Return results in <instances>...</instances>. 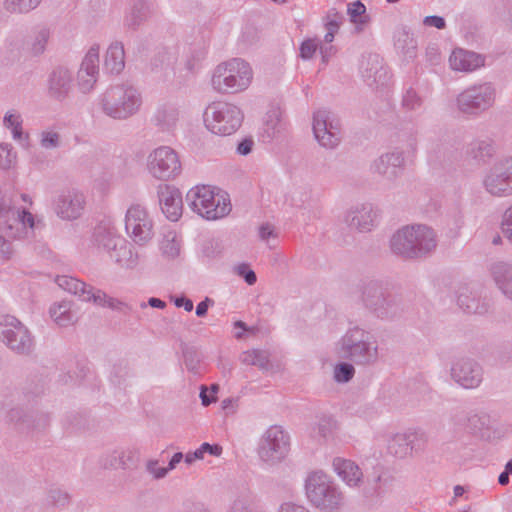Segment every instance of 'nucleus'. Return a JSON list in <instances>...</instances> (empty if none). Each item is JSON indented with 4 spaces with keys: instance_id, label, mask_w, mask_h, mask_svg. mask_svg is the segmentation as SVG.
I'll use <instances>...</instances> for the list:
<instances>
[{
    "instance_id": "f257e3e1",
    "label": "nucleus",
    "mask_w": 512,
    "mask_h": 512,
    "mask_svg": "<svg viewBox=\"0 0 512 512\" xmlns=\"http://www.w3.org/2000/svg\"><path fill=\"white\" fill-rule=\"evenodd\" d=\"M188 199L191 208L208 220L221 218L230 211L228 195L208 185L192 188L188 193Z\"/></svg>"
},
{
    "instance_id": "f03ea898",
    "label": "nucleus",
    "mask_w": 512,
    "mask_h": 512,
    "mask_svg": "<svg viewBox=\"0 0 512 512\" xmlns=\"http://www.w3.org/2000/svg\"><path fill=\"white\" fill-rule=\"evenodd\" d=\"M249 64L241 59H232L217 66L212 76L213 88L217 91H241L252 81Z\"/></svg>"
},
{
    "instance_id": "7ed1b4c3",
    "label": "nucleus",
    "mask_w": 512,
    "mask_h": 512,
    "mask_svg": "<svg viewBox=\"0 0 512 512\" xmlns=\"http://www.w3.org/2000/svg\"><path fill=\"white\" fill-rule=\"evenodd\" d=\"M395 251L408 256L420 255L435 247L434 236L430 229L418 226L406 227L397 232L392 239Z\"/></svg>"
},
{
    "instance_id": "20e7f679",
    "label": "nucleus",
    "mask_w": 512,
    "mask_h": 512,
    "mask_svg": "<svg viewBox=\"0 0 512 512\" xmlns=\"http://www.w3.org/2000/svg\"><path fill=\"white\" fill-rule=\"evenodd\" d=\"M240 110L230 104L214 103L205 112V123L208 129L219 135H230L241 125Z\"/></svg>"
},
{
    "instance_id": "39448f33",
    "label": "nucleus",
    "mask_w": 512,
    "mask_h": 512,
    "mask_svg": "<svg viewBox=\"0 0 512 512\" xmlns=\"http://www.w3.org/2000/svg\"><path fill=\"white\" fill-rule=\"evenodd\" d=\"M148 168L159 179H167L180 169L176 153L168 147L156 149L149 157Z\"/></svg>"
},
{
    "instance_id": "423d86ee",
    "label": "nucleus",
    "mask_w": 512,
    "mask_h": 512,
    "mask_svg": "<svg viewBox=\"0 0 512 512\" xmlns=\"http://www.w3.org/2000/svg\"><path fill=\"white\" fill-rule=\"evenodd\" d=\"M288 451V439L279 426L270 427L261 446V457L265 461L280 460Z\"/></svg>"
},
{
    "instance_id": "0eeeda50",
    "label": "nucleus",
    "mask_w": 512,
    "mask_h": 512,
    "mask_svg": "<svg viewBox=\"0 0 512 512\" xmlns=\"http://www.w3.org/2000/svg\"><path fill=\"white\" fill-rule=\"evenodd\" d=\"M151 226L146 212L140 206H132L126 215V231L135 242H143L150 236Z\"/></svg>"
},
{
    "instance_id": "6e6552de",
    "label": "nucleus",
    "mask_w": 512,
    "mask_h": 512,
    "mask_svg": "<svg viewBox=\"0 0 512 512\" xmlns=\"http://www.w3.org/2000/svg\"><path fill=\"white\" fill-rule=\"evenodd\" d=\"M58 285L64 290L78 294L83 300L90 301L93 300L95 303L100 305H105L107 303L108 306L114 307V301L112 299L106 300V295L100 291L93 292L92 290H86V285L70 276H61L56 279Z\"/></svg>"
},
{
    "instance_id": "1a4fd4ad",
    "label": "nucleus",
    "mask_w": 512,
    "mask_h": 512,
    "mask_svg": "<svg viewBox=\"0 0 512 512\" xmlns=\"http://www.w3.org/2000/svg\"><path fill=\"white\" fill-rule=\"evenodd\" d=\"M486 187L491 194L502 195L512 192V160L497 168L486 179Z\"/></svg>"
},
{
    "instance_id": "9d476101",
    "label": "nucleus",
    "mask_w": 512,
    "mask_h": 512,
    "mask_svg": "<svg viewBox=\"0 0 512 512\" xmlns=\"http://www.w3.org/2000/svg\"><path fill=\"white\" fill-rule=\"evenodd\" d=\"M306 491L308 498L315 505L329 506L327 498L330 495V491L324 474L318 472L311 474L307 479Z\"/></svg>"
},
{
    "instance_id": "9b49d317",
    "label": "nucleus",
    "mask_w": 512,
    "mask_h": 512,
    "mask_svg": "<svg viewBox=\"0 0 512 512\" xmlns=\"http://www.w3.org/2000/svg\"><path fill=\"white\" fill-rule=\"evenodd\" d=\"M492 101V94L488 88L470 89L464 91L458 98L460 109L471 113L476 109H483Z\"/></svg>"
},
{
    "instance_id": "f8f14e48",
    "label": "nucleus",
    "mask_w": 512,
    "mask_h": 512,
    "mask_svg": "<svg viewBox=\"0 0 512 512\" xmlns=\"http://www.w3.org/2000/svg\"><path fill=\"white\" fill-rule=\"evenodd\" d=\"M449 62L453 70L464 72L473 71L484 65L482 56L463 49L454 50L449 58Z\"/></svg>"
},
{
    "instance_id": "ddd939ff",
    "label": "nucleus",
    "mask_w": 512,
    "mask_h": 512,
    "mask_svg": "<svg viewBox=\"0 0 512 512\" xmlns=\"http://www.w3.org/2000/svg\"><path fill=\"white\" fill-rule=\"evenodd\" d=\"M160 204L163 213L172 221H177L182 215V197L176 189L165 187L160 192Z\"/></svg>"
},
{
    "instance_id": "4468645a",
    "label": "nucleus",
    "mask_w": 512,
    "mask_h": 512,
    "mask_svg": "<svg viewBox=\"0 0 512 512\" xmlns=\"http://www.w3.org/2000/svg\"><path fill=\"white\" fill-rule=\"evenodd\" d=\"M13 329L1 330L0 333L7 339V344L14 350L25 351L31 345L27 330L15 319L10 323Z\"/></svg>"
},
{
    "instance_id": "2eb2a0df",
    "label": "nucleus",
    "mask_w": 512,
    "mask_h": 512,
    "mask_svg": "<svg viewBox=\"0 0 512 512\" xmlns=\"http://www.w3.org/2000/svg\"><path fill=\"white\" fill-rule=\"evenodd\" d=\"M99 53L98 49L91 48L86 54L81 69L79 71V78L83 80V87H91L95 81V75L98 71Z\"/></svg>"
},
{
    "instance_id": "dca6fc26",
    "label": "nucleus",
    "mask_w": 512,
    "mask_h": 512,
    "mask_svg": "<svg viewBox=\"0 0 512 512\" xmlns=\"http://www.w3.org/2000/svg\"><path fill=\"white\" fill-rule=\"evenodd\" d=\"M313 130L316 139L322 146L333 147L337 144V137L327 129L325 113L318 112L314 116Z\"/></svg>"
},
{
    "instance_id": "f3484780",
    "label": "nucleus",
    "mask_w": 512,
    "mask_h": 512,
    "mask_svg": "<svg viewBox=\"0 0 512 512\" xmlns=\"http://www.w3.org/2000/svg\"><path fill=\"white\" fill-rule=\"evenodd\" d=\"M333 465L336 473L350 486L356 485L362 476L359 467L350 460L337 458Z\"/></svg>"
},
{
    "instance_id": "a211bd4d",
    "label": "nucleus",
    "mask_w": 512,
    "mask_h": 512,
    "mask_svg": "<svg viewBox=\"0 0 512 512\" xmlns=\"http://www.w3.org/2000/svg\"><path fill=\"white\" fill-rule=\"evenodd\" d=\"M127 100L123 101L121 104H117L115 107H107L108 113L114 118H126L133 114L138 106L139 100L135 95L133 90H128L126 92Z\"/></svg>"
},
{
    "instance_id": "6ab92c4d",
    "label": "nucleus",
    "mask_w": 512,
    "mask_h": 512,
    "mask_svg": "<svg viewBox=\"0 0 512 512\" xmlns=\"http://www.w3.org/2000/svg\"><path fill=\"white\" fill-rule=\"evenodd\" d=\"M453 376L464 388H474L480 383V374L470 365L464 364L453 368Z\"/></svg>"
},
{
    "instance_id": "aec40b11",
    "label": "nucleus",
    "mask_w": 512,
    "mask_h": 512,
    "mask_svg": "<svg viewBox=\"0 0 512 512\" xmlns=\"http://www.w3.org/2000/svg\"><path fill=\"white\" fill-rule=\"evenodd\" d=\"M105 66L112 73L120 72L124 68V49L122 45L116 43L109 47L105 57Z\"/></svg>"
},
{
    "instance_id": "412c9836",
    "label": "nucleus",
    "mask_w": 512,
    "mask_h": 512,
    "mask_svg": "<svg viewBox=\"0 0 512 512\" xmlns=\"http://www.w3.org/2000/svg\"><path fill=\"white\" fill-rule=\"evenodd\" d=\"M83 210V199L79 195H75L69 201L63 200L59 205L58 213L64 219H74L78 217Z\"/></svg>"
},
{
    "instance_id": "4be33fe9",
    "label": "nucleus",
    "mask_w": 512,
    "mask_h": 512,
    "mask_svg": "<svg viewBox=\"0 0 512 512\" xmlns=\"http://www.w3.org/2000/svg\"><path fill=\"white\" fill-rule=\"evenodd\" d=\"M13 220L14 222H20L23 226H29L33 228L34 219L31 213L22 211L21 213L15 209H9L5 212L0 213V226L6 222Z\"/></svg>"
},
{
    "instance_id": "5701e85b",
    "label": "nucleus",
    "mask_w": 512,
    "mask_h": 512,
    "mask_svg": "<svg viewBox=\"0 0 512 512\" xmlns=\"http://www.w3.org/2000/svg\"><path fill=\"white\" fill-rule=\"evenodd\" d=\"M41 0H6L8 10L13 12H27L35 8Z\"/></svg>"
},
{
    "instance_id": "b1692460",
    "label": "nucleus",
    "mask_w": 512,
    "mask_h": 512,
    "mask_svg": "<svg viewBox=\"0 0 512 512\" xmlns=\"http://www.w3.org/2000/svg\"><path fill=\"white\" fill-rule=\"evenodd\" d=\"M354 368L349 364H341L335 368V379L338 382H346L352 378Z\"/></svg>"
},
{
    "instance_id": "393cba45",
    "label": "nucleus",
    "mask_w": 512,
    "mask_h": 512,
    "mask_svg": "<svg viewBox=\"0 0 512 512\" xmlns=\"http://www.w3.org/2000/svg\"><path fill=\"white\" fill-rule=\"evenodd\" d=\"M15 154L8 146H0V167L9 168L15 162Z\"/></svg>"
},
{
    "instance_id": "a878e982",
    "label": "nucleus",
    "mask_w": 512,
    "mask_h": 512,
    "mask_svg": "<svg viewBox=\"0 0 512 512\" xmlns=\"http://www.w3.org/2000/svg\"><path fill=\"white\" fill-rule=\"evenodd\" d=\"M218 389H219V387L216 384H213L210 387V390H208L205 387H202L201 393H200V397H201V400H202V404L204 406H208L212 402L216 401V393H217Z\"/></svg>"
},
{
    "instance_id": "bb28decb",
    "label": "nucleus",
    "mask_w": 512,
    "mask_h": 512,
    "mask_svg": "<svg viewBox=\"0 0 512 512\" xmlns=\"http://www.w3.org/2000/svg\"><path fill=\"white\" fill-rule=\"evenodd\" d=\"M204 453H210L212 455L219 456L222 453V447L219 445L203 443L200 448L194 452V456L195 458H202Z\"/></svg>"
},
{
    "instance_id": "cd10ccee",
    "label": "nucleus",
    "mask_w": 512,
    "mask_h": 512,
    "mask_svg": "<svg viewBox=\"0 0 512 512\" xmlns=\"http://www.w3.org/2000/svg\"><path fill=\"white\" fill-rule=\"evenodd\" d=\"M317 44L314 40L308 39L304 41L300 47L301 57L304 59L311 58L316 52Z\"/></svg>"
},
{
    "instance_id": "c85d7f7f",
    "label": "nucleus",
    "mask_w": 512,
    "mask_h": 512,
    "mask_svg": "<svg viewBox=\"0 0 512 512\" xmlns=\"http://www.w3.org/2000/svg\"><path fill=\"white\" fill-rule=\"evenodd\" d=\"M4 121L6 126L12 129V132L15 137L20 135L19 116L10 113L5 116Z\"/></svg>"
},
{
    "instance_id": "c756f323",
    "label": "nucleus",
    "mask_w": 512,
    "mask_h": 512,
    "mask_svg": "<svg viewBox=\"0 0 512 512\" xmlns=\"http://www.w3.org/2000/svg\"><path fill=\"white\" fill-rule=\"evenodd\" d=\"M502 231L510 240H512V206L504 214Z\"/></svg>"
},
{
    "instance_id": "7c9ffc66",
    "label": "nucleus",
    "mask_w": 512,
    "mask_h": 512,
    "mask_svg": "<svg viewBox=\"0 0 512 512\" xmlns=\"http://www.w3.org/2000/svg\"><path fill=\"white\" fill-rule=\"evenodd\" d=\"M57 141H58V135L56 133H54V132H47L43 136L42 144L45 147H51V146L56 145Z\"/></svg>"
},
{
    "instance_id": "2f4dec72",
    "label": "nucleus",
    "mask_w": 512,
    "mask_h": 512,
    "mask_svg": "<svg viewBox=\"0 0 512 512\" xmlns=\"http://www.w3.org/2000/svg\"><path fill=\"white\" fill-rule=\"evenodd\" d=\"M425 23L431 26H434L438 29H442L445 27V21L443 18L438 16H430L425 19Z\"/></svg>"
},
{
    "instance_id": "473e14b6",
    "label": "nucleus",
    "mask_w": 512,
    "mask_h": 512,
    "mask_svg": "<svg viewBox=\"0 0 512 512\" xmlns=\"http://www.w3.org/2000/svg\"><path fill=\"white\" fill-rule=\"evenodd\" d=\"M175 305L177 307H183L188 312L193 309V302L186 298H177L175 300Z\"/></svg>"
},
{
    "instance_id": "72a5a7b5",
    "label": "nucleus",
    "mask_w": 512,
    "mask_h": 512,
    "mask_svg": "<svg viewBox=\"0 0 512 512\" xmlns=\"http://www.w3.org/2000/svg\"><path fill=\"white\" fill-rule=\"evenodd\" d=\"M252 149V141L244 140L238 145V152L242 155H247Z\"/></svg>"
},
{
    "instance_id": "f704fd0d",
    "label": "nucleus",
    "mask_w": 512,
    "mask_h": 512,
    "mask_svg": "<svg viewBox=\"0 0 512 512\" xmlns=\"http://www.w3.org/2000/svg\"><path fill=\"white\" fill-rule=\"evenodd\" d=\"M11 251L8 244L0 236V259H7Z\"/></svg>"
},
{
    "instance_id": "c9c22d12",
    "label": "nucleus",
    "mask_w": 512,
    "mask_h": 512,
    "mask_svg": "<svg viewBox=\"0 0 512 512\" xmlns=\"http://www.w3.org/2000/svg\"><path fill=\"white\" fill-rule=\"evenodd\" d=\"M497 282L499 283L503 292L512 297V277L507 282H502L500 279L497 278Z\"/></svg>"
},
{
    "instance_id": "e433bc0d",
    "label": "nucleus",
    "mask_w": 512,
    "mask_h": 512,
    "mask_svg": "<svg viewBox=\"0 0 512 512\" xmlns=\"http://www.w3.org/2000/svg\"><path fill=\"white\" fill-rule=\"evenodd\" d=\"M280 512H307L302 506H296L293 504H285L281 507Z\"/></svg>"
},
{
    "instance_id": "4c0bfd02",
    "label": "nucleus",
    "mask_w": 512,
    "mask_h": 512,
    "mask_svg": "<svg viewBox=\"0 0 512 512\" xmlns=\"http://www.w3.org/2000/svg\"><path fill=\"white\" fill-rule=\"evenodd\" d=\"M240 269H243V268L240 267ZM240 274H242L244 276L246 282L249 285H252L256 282V275L252 270H248L247 272L240 270Z\"/></svg>"
},
{
    "instance_id": "58836bf2",
    "label": "nucleus",
    "mask_w": 512,
    "mask_h": 512,
    "mask_svg": "<svg viewBox=\"0 0 512 512\" xmlns=\"http://www.w3.org/2000/svg\"><path fill=\"white\" fill-rule=\"evenodd\" d=\"M208 310V301L204 300L200 302L196 307V314L197 316H204L207 313Z\"/></svg>"
},
{
    "instance_id": "ea45409f",
    "label": "nucleus",
    "mask_w": 512,
    "mask_h": 512,
    "mask_svg": "<svg viewBox=\"0 0 512 512\" xmlns=\"http://www.w3.org/2000/svg\"><path fill=\"white\" fill-rule=\"evenodd\" d=\"M155 465H156V463H151L149 465L150 472L153 473L156 478L163 477L166 474V472L168 471V469H164L163 468V469H160V470H155L154 469Z\"/></svg>"
},
{
    "instance_id": "a19ab883",
    "label": "nucleus",
    "mask_w": 512,
    "mask_h": 512,
    "mask_svg": "<svg viewBox=\"0 0 512 512\" xmlns=\"http://www.w3.org/2000/svg\"><path fill=\"white\" fill-rule=\"evenodd\" d=\"M364 11H365V6L362 3L356 2L353 4L352 14L360 15Z\"/></svg>"
},
{
    "instance_id": "79ce46f5",
    "label": "nucleus",
    "mask_w": 512,
    "mask_h": 512,
    "mask_svg": "<svg viewBox=\"0 0 512 512\" xmlns=\"http://www.w3.org/2000/svg\"><path fill=\"white\" fill-rule=\"evenodd\" d=\"M182 453H176L174 454V456L172 457L170 463H169V468L168 469H173L175 467V465L177 463H179L182 459Z\"/></svg>"
},
{
    "instance_id": "37998d69",
    "label": "nucleus",
    "mask_w": 512,
    "mask_h": 512,
    "mask_svg": "<svg viewBox=\"0 0 512 512\" xmlns=\"http://www.w3.org/2000/svg\"><path fill=\"white\" fill-rule=\"evenodd\" d=\"M149 304L155 308H164L165 307V303L158 298H151L149 300Z\"/></svg>"
},
{
    "instance_id": "c03bdc74",
    "label": "nucleus",
    "mask_w": 512,
    "mask_h": 512,
    "mask_svg": "<svg viewBox=\"0 0 512 512\" xmlns=\"http://www.w3.org/2000/svg\"><path fill=\"white\" fill-rule=\"evenodd\" d=\"M272 234V230L268 226H263L260 229V236L265 239Z\"/></svg>"
},
{
    "instance_id": "a18cd8bd",
    "label": "nucleus",
    "mask_w": 512,
    "mask_h": 512,
    "mask_svg": "<svg viewBox=\"0 0 512 512\" xmlns=\"http://www.w3.org/2000/svg\"><path fill=\"white\" fill-rule=\"evenodd\" d=\"M498 481L501 485H506L509 482V474L505 472L501 473Z\"/></svg>"
},
{
    "instance_id": "49530a36",
    "label": "nucleus",
    "mask_w": 512,
    "mask_h": 512,
    "mask_svg": "<svg viewBox=\"0 0 512 512\" xmlns=\"http://www.w3.org/2000/svg\"><path fill=\"white\" fill-rule=\"evenodd\" d=\"M464 490L461 486H456L454 489L455 496H461Z\"/></svg>"
},
{
    "instance_id": "de8ad7c7",
    "label": "nucleus",
    "mask_w": 512,
    "mask_h": 512,
    "mask_svg": "<svg viewBox=\"0 0 512 512\" xmlns=\"http://www.w3.org/2000/svg\"><path fill=\"white\" fill-rule=\"evenodd\" d=\"M505 473L511 474L512 473V461H509L505 466Z\"/></svg>"
},
{
    "instance_id": "09e8293b",
    "label": "nucleus",
    "mask_w": 512,
    "mask_h": 512,
    "mask_svg": "<svg viewBox=\"0 0 512 512\" xmlns=\"http://www.w3.org/2000/svg\"><path fill=\"white\" fill-rule=\"evenodd\" d=\"M333 38H334V35H333V33H332V32H328V33L325 35V40H326L327 42H332Z\"/></svg>"
},
{
    "instance_id": "8fccbe9b",
    "label": "nucleus",
    "mask_w": 512,
    "mask_h": 512,
    "mask_svg": "<svg viewBox=\"0 0 512 512\" xmlns=\"http://www.w3.org/2000/svg\"><path fill=\"white\" fill-rule=\"evenodd\" d=\"M52 316L54 317L55 321H56L58 324L62 325V321H61V319H60V318H58V317L56 316V310H53V311H52Z\"/></svg>"
},
{
    "instance_id": "3c124183",
    "label": "nucleus",
    "mask_w": 512,
    "mask_h": 512,
    "mask_svg": "<svg viewBox=\"0 0 512 512\" xmlns=\"http://www.w3.org/2000/svg\"><path fill=\"white\" fill-rule=\"evenodd\" d=\"M194 459H196V458H195V456H194V454H193V455H190V454H187V455H186V461H187L188 463L192 462Z\"/></svg>"
},
{
    "instance_id": "603ef678",
    "label": "nucleus",
    "mask_w": 512,
    "mask_h": 512,
    "mask_svg": "<svg viewBox=\"0 0 512 512\" xmlns=\"http://www.w3.org/2000/svg\"><path fill=\"white\" fill-rule=\"evenodd\" d=\"M500 241V237H495L494 240H493V243L494 244H498Z\"/></svg>"
},
{
    "instance_id": "864d4df0",
    "label": "nucleus",
    "mask_w": 512,
    "mask_h": 512,
    "mask_svg": "<svg viewBox=\"0 0 512 512\" xmlns=\"http://www.w3.org/2000/svg\"><path fill=\"white\" fill-rule=\"evenodd\" d=\"M42 49H43V47H42V46H40L39 48H36V49H35V51H36V52H40V51H42Z\"/></svg>"
},
{
    "instance_id": "5fc2aeb1",
    "label": "nucleus",
    "mask_w": 512,
    "mask_h": 512,
    "mask_svg": "<svg viewBox=\"0 0 512 512\" xmlns=\"http://www.w3.org/2000/svg\"><path fill=\"white\" fill-rule=\"evenodd\" d=\"M236 325L240 326V327H243V323L242 322H237Z\"/></svg>"
}]
</instances>
